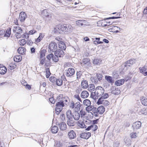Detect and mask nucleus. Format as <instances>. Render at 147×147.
Returning <instances> with one entry per match:
<instances>
[{"instance_id":"nucleus-1","label":"nucleus","mask_w":147,"mask_h":147,"mask_svg":"<svg viewBox=\"0 0 147 147\" xmlns=\"http://www.w3.org/2000/svg\"><path fill=\"white\" fill-rule=\"evenodd\" d=\"M104 92L105 90L102 87L100 86H97L96 88L95 92H91V97L94 99H96L98 97H101L102 96L105 94Z\"/></svg>"},{"instance_id":"nucleus-2","label":"nucleus","mask_w":147,"mask_h":147,"mask_svg":"<svg viewBox=\"0 0 147 147\" xmlns=\"http://www.w3.org/2000/svg\"><path fill=\"white\" fill-rule=\"evenodd\" d=\"M109 94L105 93L104 94L100 97L96 103L99 105L102 104L105 106H107L109 105V102L107 100H105L109 97Z\"/></svg>"},{"instance_id":"nucleus-3","label":"nucleus","mask_w":147,"mask_h":147,"mask_svg":"<svg viewBox=\"0 0 147 147\" xmlns=\"http://www.w3.org/2000/svg\"><path fill=\"white\" fill-rule=\"evenodd\" d=\"M67 28V25L65 24L59 25L55 28V32L56 33H62L63 32L65 34L66 28Z\"/></svg>"},{"instance_id":"nucleus-4","label":"nucleus","mask_w":147,"mask_h":147,"mask_svg":"<svg viewBox=\"0 0 147 147\" xmlns=\"http://www.w3.org/2000/svg\"><path fill=\"white\" fill-rule=\"evenodd\" d=\"M75 71V70L74 68H69L65 71V75L67 77H71L74 74Z\"/></svg>"},{"instance_id":"nucleus-5","label":"nucleus","mask_w":147,"mask_h":147,"mask_svg":"<svg viewBox=\"0 0 147 147\" xmlns=\"http://www.w3.org/2000/svg\"><path fill=\"white\" fill-rule=\"evenodd\" d=\"M57 49V45L56 42H53L50 43L49 45V49L50 52H55Z\"/></svg>"},{"instance_id":"nucleus-6","label":"nucleus","mask_w":147,"mask_h":147,"mask_svg":"<svg viewBox=\"0 0 147 147\" xmlns=\"http://www.w3.org/2000/svg\"><path fill=\"white\" fill-rule=\"evenodd\" d=\"M105 22V21L104 20L99 21L97 22V24H98V26H109L112 24L113 23V22L108 21H107L106 24H104V23Z\"/></svg>"},{"instance_id":"nucleus-7","label":"nucleus","mask_w":147,"mask_h":147,"mask_svg":"<svg viewBox=\"0 0 147 147\" xmlns=\"http://www.w3.org/2000/svg\"><path fill=\"white\" fill-rule=\"evenodd\" d=\"M41 15L43 18H47L50 19L51 17V15L49 13L47 9H44L42 11Z\"/></svg>"},{"instance_id":"nucleus-8","label":"nucleus","mask_w":147,"mask_h":147,"mask_svg":"<svg viewBox=\"0 0 147 147\" xmlns=\"http://www.w3.org/2000/svg\"><path fill=\"white\" fill-rule=\"evenodd\" d=\"M91 135V133H90L86 132L81 133L80 135V136L81 138L87 139Z\"/></svg>"},{"instance_id":"nucleus-9","label":"nucleus","mask_w":147,"mask_h":147,"mask_svg":"<svg viewBox=\"0 0 147 147\" xmlns=\"http://www.w3.org/2000/svg\"><path fill=\"white\" fill-rule=\"evenodd\" d=\"M67 136L69 139L72 140L76 137V134L75 131L72 130L68 132Z\"/></svg>"},{"instance_id":"nucleus-10","label":"nucleus","mask_w":147,"mask_h":147,"mask_svg":"<svg viewBox=\"0 0 147 147\" xmlns=\"http://www.w3.org/2000/svg\"><path fill=\"white\" fill-rule=\"evenodd\" d=\"M54 54L56 56L61 57L64 56V52L61 49H58L55 51Z\"/></svg>"},{"instance_id":"nucleus-11","label":"nucleus","mask_w":147,"mask_h":147,"mask_svg":"<svg viewBox=\"0 0 147 147\" xmlns=\"http://www.w3.org/2000/svg\"><path fill=\"white\" fill-rule=\"evenodd\" d=\"M138 113L140 115H147V108H140L138 110Z\"/></svg>"},{"instance_id":"nucleus-12","label":"nucleus","mask_w":147,"mask_h":147,"mask_svg":"<svg viewBox=\"0 0 147 147\" xmlns=\"http://www.w3.org/2000/svg\"><path fill=\"white\" fill-rule=\"evenodd\" d=\"M142 123L140 121H136L132 124V127L134 129H139L141 127Z\"/></svg>"},{"instance_id":"nucleus-13","label":"nucleus","mask_w":147,"mask_h":147,"mask_svg":"<svg viewBox=\"0 0 147 147\" xmlns=\"http://www.w3.org/2000/svg\"><path fill=\"white\" fill-rule=\"evenodd\" d=\"M131 65L129 63V61H128L123 64L121 65L123 71H126L127 70L128 67H130Z\"/></svg>"},{"instance_id":"nucleus-14","label":"nucleus","mask_w":147,"mask_h":147,"mask_svg":"<svg viewBox=\"0 0 147 147\" xmlns=\"http://www.w3.org/2000/svg\"><path fill=\"white\" fill-rule=\"evenodd\" d=\"M111 93L114 94H118L120 93V90L115 86H113L111 88Z\"/></svg>"},{"instance_id":"nucleus-15","label":"nucleus","mask_w":147,"mask_h":147,"mask_svg":"<svg viewBox=\"0 0 147 147\" xmlns=\"http://www.w3.org/2000/svg\"><path fill=\"white\" fill-rule=\"evenodd\" d=\"M26 18V13L24 12H21L20 14L19 20L21 22H24Z\"/></svg>"},{"instance_id":"nucleus-16","label":"nucleus","mask_w":147,"mask_h":147,"mask_svg":"<svg viewBox=\"0 0 147 147\" xmlns=\"http://www.w3.org/2000/svg\"><path fill=\"white\" fill-rule=\"evenodd\" d=\"M13 30L14 32L22 33V31L21 28L18 25L13 26Z\"/></svg>"},{"instance_id":"nucleus-17","label":"nucleus","mask_w":147,"mask_h":147,"mask_svg":"<svg viewBox=\"0 0 147 147\" xmlns=\"http://www.w3.org/2000/svg\"><path fill=\"white\" fill-rule=\"evenodd\" d=\"M7 68L3 65L0 64V74H4L7 72Z\"/></svg>"},{"instance_id":"nucleus-18","label":"nucleus","mask_w":147,"mask_h":147,"mask_svg":"<svg viewBox=\"0 0 147 147\" xmlns=\"http://www.w3.org/2000/svg\"><path fill=\"white\" fill-rule=\"evenodd\" d=\"M105 80L109 83L113 84L114 82V80L112 77L109 76H106L105 77Z\"/></svg>"},{"instance_id":"nucleus-19","label":"nucleus","mask_w":147,"mask_h":147,"mask_svg":"<svg viewBox=\"0 0 147 147\" xmlns=\"http://www.w3.org/2000/svg\"><path fill=\"white\" fill-rule=\"evenodd\" d=\"M67 127L66 124L64 122H61L59 124V127L61 130L63 131L65 130Z\"/></svg>"},{"instance_id":"nucleus-20","label":"nucleus","mask_w":147,"mask_h":147,"mask_svg":"<svg viewBox=\"0 0 147 147\" xmlns=\"http://www.w3.org/2000/svg\"><path fill=\"white\" fill-rule=\"evenodd\" d=\"M73 118L76 120H78L80 117V114L78 111H75L72 115Z\"/></svg>"},{"instance_id":"nucleus-21","label":"nucleus","mask_w":147,"mask_h":147,"mask_svg":"<svg viewBox=\"0 0 147 147\" xmlns=\"http://www.w3.org/2000/svg\"><path fill=\"white\" fill-rule=\"evenodd\" d=\"M89 95L88 92L86 90L83 91L82 92L81 94V97L83 98H87Z\"/></svg>"},{"instance_id":"nucleus-22","label":"nucleus","mask_w":147,"mask_h":147,"mask_svg":"<svg viewBox=\"0 0 147 147\" xmlns=\"http://www.w3.org/2000/svg\"><path fill=\"white\" fill-rule=\"evenodd\" d=\"M67 124L69 126H74V121L72 118L67 119Z\"/></svg>"},{"instance_id":"nucleus-23","label":"nucleus","mask_w":147,"mask_h":147,"mask_svg":"<svg viewBox=\"0 0 147 147\" xmlns=\"http://www.w3.org/2000/svg\"><path fill=\"white\" fill-rule=\"evenodd\" d=\"M139 69L140 73H142L145 76H147V71H146L147 69L145 67H140L139 68Z\"/></svg>"},{"instance_id":"nucleus-24","label":"nucleus","mask_w":147,"mask_h":147,"mask_svg":"<svg viewBox=\"0 0 147 147\" xmlns=\"http://www.w3.org/2000/svg\"><path fill=\"white\" fill-rule=\"evenodd\" d=\"M66 99V97H63L62 95H60L58 96L57 99V101H60L62 103H64Z\"/></svg>"},{"instance_id":"nucleus-25","label":"nucleus","mask_w":147,"mask_h":147,"mask_svg":"<svg viewBox=\"0 0 147 147\" xmlns=\"http://www.w3.org/2000/svg\"><path fill=\"white\" fill-rule=\"evenodd\" d=\"M25 48L23 47H20L18 49V53L21 55H23L25 54Z\"/></svg>"},{"instance_id":"nucleus-26","label":"nucleus","mask_w":147,"mask_h":147,"mask_svg":"<svg viewBox=\"0 0 147 147\" xmlns=\"http://www.w3.org/2000/svg\"><path fill=\"white\" fill-rule=\"evenodd\" d=\"M81 86L84 89H86L88 87V81L86 80H83L81 83Z\"/></svg>"},{"instance_id":"nucleus-27","label":"nucleus","mask_w":147,"mask_h":147,"mask_svg":"<svg viewBox=\"0 0 147 147\" xmlns=\"http://www.w3.org/2000/svg\"><path fill=\"white\" fill-rule=\"evenodd\" d=\"M73 30V28L72 27L71 25H67V28H66L65 34H68L69 33L71 32Z\"/></svg>"},{"instance_id":"nucleus-28","label":"nucleus","mask_w":147,"mask_h":147,"mask_svg":"<svg viewBox=\"0 0 147 147\" xmlns=\"http://www.w3.org/2000/svg\"><path fill=\"white\" fill-rule=\"evenodd\" d=\"M125 82L124 79H121L116 81L115 83V84L117 86H120L123 85Z\"/></svg>"},{"instance_id":"nucleus-29","label":"nucleus","mask_w":147,"mask_h":147,"mask_svg":"<svg viewBox=\"0 0 147 147\" xmlns=\"http://www.w3.org/2000/svg\"><path fill=\"white\" fill-rule=\"evenodd\" d=\"M45 36L44 33H40L38 37L35 40V42L37 43L40 42Z\"/></svg>"},{"instance_id":"nucleus-30","label":"nucleus","mask_w":147,"mask_h":147,"mask_svg":"<svg viewBox=\"0 0 147 147\" xmlns=\"http://www.w3.org/2000/svg\"><path fill=\"white\" fill-rule=\"evenodd\" d=\"M97 109L98 113L100 114H103L105 111V109L103 106H99Z\"/></svg>"},{"instance_id":"nucleus-31","label":"nucleus","mask_w":147,"mask_h":147,"mask_svg":"<svg viewBox=\"0 0 147 147\" xmlns=\"http://www.w3.org/2000/svg\"><path fill=\"white\" fill-rule=\"evenodd\" d=\"M86 21L84 20H79L76 21V24L77 25L80 26H82L83 25L85 24Z\"/></svg>"},{"instance_id":"nucleus-32","label":"nucleus","mask_w":147,"mask_h":147,"mask_svg":"<svg viewBox=\"0 0 147 147\" xmlns=\"http://www.w3.org/2000/svg\"><path fill=\"white\" fill-rule=\"evenodd\" d=\"M80 104L79 102H78L75 104L74 109L75 111H78L80 109Z\"/></svg>"},{"instance_id":"nucleus-33","label":"nucleus","mask_w":147,"mask_h":147,"mask_svg":"<svg viewBox=\"0 0 147 147\" xmlns=\"http://www.w3.org/2000/svg\"><path fill=\"white\" fill-rule=\"evenodd\" d=\"M141 101L143 105L145 106H147V98L146 97H142Z\"/></svg>"},{"instance_id":"nucleus-34","label":"nucleus","mask_w":147,"mask_h":147,"mask_svg":"<svg viewBox=\"0 0 147 147\" xmlns=\"http://www.w3.org/2000/svg\"><path fill=\"white\" fill-rule=\"evenodd\" d=\"M59 47L61 50H65L66 49V46L64 43L63 42H61L59 43Z\"/></svg>"},{"instance_id":"nucleus-35","label":"nucleus","mask_w":147,"mask_h":147,"mask_svg":"<svg viewBox=\"0 0 147 147\" xmlns=\"http://www.w3.org/2000/svg\"><path fill=\"white\" fill-rule=\"evenodd\" d=\"M88 90L90 92H92L95 90V86L93 84H91L88 85Z\"/></svg>"},{"instance_id":"nucleus-36","label":"nucleus","mask_w":147,"mask_h":147,"mask_svg":"<svg viewBox=\"0 0 147 147\" xmlns=\"http://www.w3.org/2000/svg\"><path fill=\"white\" fill-rule=\"evenodd\" d=\"M90 80L92 83H94L95 84H98L99 83V80H98L96 77H91Z\"/></svg>"},{"instance_id":"nucleus-37","label":"nucleus","mask_w":147,"mask_h":147,"mask_svg":"<svg viewBox=\"0 0 147 147\" xmlns=\"http://www.w3.org/2000/svg\"><path fill=\"white\" fill-rule=\"evenodd\" d=\"M83 104L84 106H90L91 104V102L89 100L86 99L83 100Z\"/></svg>"},{"instance_id":"nucleus-38","label":"nucleus","mask_w":147,"mask_h":147,"mask_svg":"<svg viewBox=\"0 0 147 147\" xmlns=\"http://www.w3.org/2000/svg\"><path fill=\"white\" fill-rule=\"evenodd\" d=\"M22 59V57L21 55H16L14 57V60L16 62H19Z\"/></svg>"},{"instance_id":"nucleus-39","label":"nucleus","mask_w":147,"mask_h":147,"mask_svg":"<svg viewBox=\"0 0 147 147\" xmlns=\"http://www.w3.org/2000/svg\"><path fill=\"white\" fill-rule=\"evenodd\" d=\"M58 102L56 103V107L57 108H61L63 109V107L64 106V104L62 103L60 101H57Z\"/></svg>"},{"instance_id":"nucleus-40","label":"nucleus","mask_w":147,"mask_h":147,"mask_svg":"<svg viewBox=\"0 0 147 147\" xmlns=\"http://www.w3.org/2000/svg\"><path fill=\"white\" fill-rule=\"evenodd\" d=\"M58 131V128L56 126H54L51 127V131L53 133H56Z\"/></svg>"},{"instance_id":"nucleus-41","label":"nucleus","mask_w":147,"mask_h":147,"mask_svg":"<svg viewBox=\"0 0 147 147\" xmlns=\"http://www.w3.org/2000/svg\"><path fill=\"white\" fill-rule=\"evenodd\" d=\"M56 84L58 86H60L62 84L63 80L61 78H59L56 80Z\"/></svg>"},{"instance_id":"nucleus-42","label":"nucleus","mask_w":147,"mask_h":147,"mask_svg":"<svg viewBox=\"0 0 147 147\" xmlns=\"http://www.w3.org/2000/svg\"><path fill=\"white\" fill-rule=\"evenodd\" d=\"M102 60L100 59H94L93 62L94 64L96 65H100L101 63Z\"/></svg>"},{"instance_id":"nucleus-43","label":"nucleus","mask_w":147,"mask_h":147,"mask_svg":"<svg viewBox=\"0 0 147 147\" xmlns=\"http://www.w3.org/2000/svg\"><path fill=\"white\" fill-rule=\"evenodd\" d=\"M11 28H9L8 29H7L6 31V32L4 36L8 37H9L11 34Z\"/></svg>"},{"instance_id":"nucleus-44","label":"nucleus","mask_w":147,"mask_h":147,"mask_svg":"<svg viewBox=\"0 0 147 147\" xmlns=\"http://www.w3.org/2000/svg\"><path fill=\"white\" fill-rule=\"evenodd\" d=\"M66 115L67 119L72 118V116L73 115H72L71 112V110H68L67 111Z\"/></svg>"},{"instance_id":"nucleus-45","label":"nucleus","mask_w":147,"mask_h":147,"mask_svg":"<svg viewBox=\"0 0 147 147\" xmlns=\"http://www.w3.org/2000/svg\"><path fill=\"white\" fill-rule=\"evenodd\" d=\"M46 52V50L45 49H43L41 50L40 52V58H44L45 53Z\"/></svg>"},{"instance_id":"nucleus-46","label":"nucleus","mask_w":147,"mask_h":147,"mask_svg":"<svg viewBox=\"0 0 147 147\" xmlns=\"http://www.w3.org/2000/svg\"><path fill=\"white\" fill-rule=\"evenodd\" d=\"M90 59L86 58L84 59L82 61V63L84 64H88L90 63Z\"/></svg>"},{"instance_id":"nucleus-47","label":"nucleus","mask_w":147,"mask_h":147,"mask_svg":"<svg viewBox=\"0 0 147 147\" xmlns=\"http://www.w3.org/2000/svg\"><path fill=\"white\" fill-rule=\"evenodd\" d=\"M119 29V30H120L121 28H120L119 27L116 26H113L111 28H109V31H111L113 30H116Z\"/></svg>"},{"instance_id":"nucleus-48","label":"nucleus","mask_w":147,"mask_h":147,"mask_svg":"<svg viewBox=\"0 0 147 147\" xmlns=\"http://www.w3.org/2000/svg\"><path fill=\"white\" fill-rule=\"evenodd\" d=\"M138 136V134L136 132H132L130 134V136L131 138H135Z\"/></svg>"},{"instance_id":"nucleus-49","label":"nucleus","mask_w":147,"mask_h":147,"mask_svg":"<svg viewBox=\"0 0 147 147\" xmlns=\"http://www.w3.org/2000/svg\"><path fill=\"white\" fill-rule=\"evenodd\" d=\"M93 106L92 105L88 106L86 108V110L88 112L90 111H92Z\"/></svg>"},{"instance_id":"nucleus-50","label":"nucleus","mask_w":147,"mask_h":147,"mask_svg":"<svg viewBox=\"0 0 147 147\" xmlns=\"http://www.w3.org/2000/svg\"><path fill=\"white\" fill-rule=\"evenodd\" d=\"M46 77L47 78H49L50 75V72L49 71V68H47L46 69Z\"/></svg>"},{"instance_id":"nucleus-51","label":"nucleus","mask_w":147,"mask_h":147,"mask_svg":"<svg viewBox=\"0 0 147 147\" xmlns=\"http://www.w3.org/2000/svg\"><path fill=\"white\" fill-rule=\"evenodd\" d=\"M26 43V41L25 39H22L19 41V44L20 45L23 46Z\"/></svg>"},{"instance_id":"nucleus-52","label":"nucleus","mask_w":147,"mask_h":147,"mask_svg":"<svg viewBox=\"0 0 147 147\" xmlns=\"http://www.w3.org/2000/svg\"><path fill=\"white\" fill-rule=\"evenodd\" d=\"M96 77L97 78L98 80H99V81H100L102 80V76L101 74H97Z\"/></svg>"},{"instance_id":"nucleus-53","label":"nucleus","mask_w":147,"mask_h":147,"mask_svg":"<svg viewBox=\"0 0 147 147\" xmlns=\"http://www.w3.org/2000/svg\"><path fill=\"white\" fill-rule=\"evenodd\" d=\"M16 67L15 64L13 63H11L9 65V67L10 69H13Z\"/></svg>"},{"instance_id":"nucleus-54","label":"nucleus","mask_w":147,"mask_h":147,"mask_svg":"<svg viewBox=\"0 0 147 147\" xmlns=\"http://www.w3.org/2000/svg\"><path fill=\"white\" fill-rule=\"evenodd\" d=\"M125 142L126 145H130L131 144V141L129 139H126Z\"/></svg>"},{"instance_id":"nucleus-55","label":"nucleus","mask_w":147,"mask_h":147,"mask_svg":"<svg viewBox=\"0 0 147 147\" xmlns=\"http://www.w3.org/2000/svg\"><path fill=\"white\" fill-rule=\"evenodd\" d=\"M62 110V109H61V108H57L56 107L55 108V111H56V113L57 114V115H58L60 113L61 111Z\"/></svg>"},{"instance_id":"nucleus-56","label":"nucleus","mask_w":147,"mask_h":147,"mask_svg":"<svg viewBox=\"0 0 147 147\" xmlns=\"http://www.w3.org/2000/svg\"><path fill=\"white\" fill-rule=\"evenodd\" d=\"M82 74L81 71H77L76 73L77 78L78 79L80 78L82 76Z\"/></svg>"},{"instance_id":"nucleus-57","label":"nucleus","mask_w":147,"mask_h":147,"mask_svg":"<svg viewBox=\"0 0 147 147\" xmlns=\"http://www.w3.org/2000/svg\"><path fill=\"white\" fill-rule=\"evenodd\" d=\"M79 126L81 128H85L86 127L84 123L82 122L81 123H79Z\"/></svg>"},{"instance_id":"nucleus-58","label":"nucleus","mask_w":147,"mask_h":147,"mask_svg":"<svg viewBox=\"0 0 147 147\" xmlns=\"http://www.w3.org/2000/svg\"><path fill=\"white\" fill-rule=\"evenodd\" d=\"M74 98L79 100V101L82 102V101L81 100L78 94H75L74 95Z\"/></svg>"},{"instance_id":"nucleus-59","label":"nucleus","mask_w":147,"mask_h":147,"mask_svg":"<svg viewBox=\"0 0 147 147\" xmlns=\"http://www.w3.org/2000/svg\"><path fill=\"white\" fill-rule=\"evenodd\" d=\"M92 111L94 113H98V109L93 106Z\"/></svg>"},{"instance_id":"nucleus-60","label":"nucleus","mask_w":147,"mask_h":147,"mask_svg":"<svg viewBox=\"0 0 147 147\" xmlns=\"http://www.w3.org/2000/svg\"><path fill=\"white\" fill-rule=\"evenodd\" d=\"M49 80L51 82L54 83L56 82V79L55 77H51L50 78Z\"/></svg>"},{"instance_id":"nucleus-61","label":"nucleus","mask_w":147,"mask_h":147,"mask_svg":"<svg viewBox=\"0 0 147 147\" xmlns=\"http://www.w3.org/2000/svg\"><path fill=\"white\" fill-rule=\"evenodd\" d=\"M92 130L95 131L98 129V126L96 125H92Z\"/></svg>"},{"instance_id":"nucleus-62","label":"nucleus","mask_w":147,"mask_h":147,"mask_svg":"<svg viewBox=\"0 0 147 147\" xmlns=\"http://www.w3.org/2000/svg\"><path fill=\"white\" fill-rule=\"evenodd\" d=\"M58 57H53L52 59L53 61L55 62H57L59 60Z\"/></svg>"},{"instance_id":"nucleus-63","label":"nucleus","mask_w":147,"mask_h":147,"mask_svg":"<svg viewBox=\"0 0 147 147\" xmlns=\"http://www.w3.org/2000/svg\"><path fill=\"white\" fill-rule=\"evenodd\" d=\"M80 114L81 115V117L84 116L86 114V113L85 111H83L82 110H81L80 111Z\"/></svg>"},{"instance_id":"nucleus-64","label":"nucleus","mask_w":147,"mask_h":147,"mask_svg":"<svg viewBox=\"0 0 147 147\" xmlns=\"http://www.w3.org/2000/svg\"><path fill=\"white\" fill-rule=\"evenodd\" d=\"M53 55L52 53H51L47 55V57L49 60H50L51 58H53Z\"/></svg>"}]
</instances>
